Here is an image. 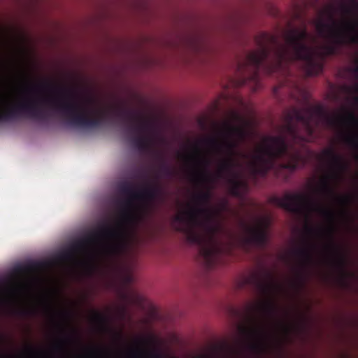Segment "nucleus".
Here are the masks:
<instances>
[{
    "label": "nucleus",
    "mask_w": 358,
    "mask_h": 358,
    "mask_svg": "<svg viewBox=\"0 0 358 358\" xmlns=\"http://www.w3.org/2000/svg\"><path fill=\"white\" fill-rule=\"evenodd\" d=\"M225 358H229V357H225Z\"/></svg>",
    "instance_id": "nucleus-36"
},
{
    "label": "nucleus",
    "mask_w": 358,
    "mask_h": 358,
    "mask_svg": "<svg viewBox=\"0 0 358 358\" xmlns=\"http://www.w3.org/2000/svg\"><path fill=\"white\" fill-rule=\"evenodd\" d=\"M119 190L127 196L124 201L119 202L122 207L120 217L115 226H111L110 223H103L97 231L91 232L80 241H76L70 250H66L62 254L63 259H71L77 251L89 250L90 246L99 242L101 238H107L108 241L103 245V251L110 258L115 259L124 249L125 240L127 235L128 226L137 220V214L134 204V189L131 182H122L119 186ZM139 189H138V192Z\"/></svg>",
    "instance_id": "nucleus-5"
},
{
    "label": "nucleus",
    "mask_w": 358,
    "mask_h": 358,
    "mask_svg": "<svg viewBox=\"0 0 358 358\" xmlns=\"http://www.w3.org/2000/svg\"><path fill=\"white\" fill-rule=\"evenodd\" d=\"M126 280L128 282H131V281L133 280V277L132 275H131V274H128L127 276H126Z\"/></svg>",
    "instance_id": "nucleus-28"
},
{
    "label": "nucleus",
    "mask_w": 358,
    "mask_h": 358,
    "mask_svg": "<svg viewBox=\"0 0 358 358\" xmlns=\"http://www.w3.org/2000/svg\"><path fill=\"white\" fill-rule=\"evenodd\" d=\"M323 118L326 124L333 127L341 124H352V111L345 110L344 115H329L323 106H306L302 108L292 107L285 112V123L281 127V133L278 136H268L262 146L258 148L252 155L251 170L255 176H266L271 169H276L278 159H287L286 162L279 163V168L293 172L297 168H303L308 158L294 148V144L303 142L299 124H301L306 133L313 134L318 123L315 116Z\"/></svg>",
    "instance_id": "nucleus-1"
},
{
    "label": "nucleus",
    "mask_w": 358,
    "mask_h": 358,
    "mask_svg": "<svg viewBox=\"0 0 358 358\" xmlns=\"http://www.w3.org/2000/svg\"><path fill=\"white\" fill-rule=\"evenodd\" d=\"M17 313L21 315H28V314H32L34 310H31V309H18Z\"/></svg>",
    "instance_id": "nucleus-26"
},
{
    "label": "nucleus",
    "mask_w": 358,
    "mask_h": 358,
    "mask_svg": "<svg viewBox=\"0 0 358 358\" xmlns=\"http://www.w3.org/2000/svg\"><path fill=\"white\" fill-rule=\"evenodd\" d=\"M103 350L102 348H94L92 352L90 355V358H104L103 356ZM66 358H72V357H66Z\"/></svg>",
    "instance_id": "nucleus-22"
},
{
    "label": "nucleus",
    "mask_w": 358,
    "mask_h": 358,
    "mask_svg": "<svg viewBox=\"0 0 358 358\" xmlns=\"http://www.w3.org/2000/svg\"><path fill=\"white\" fill-rule=\"evenodd\" d=\"M350 7L342 4L346 14L355 13L358 15V0H350ZM315 27L321 36L330 40L329 45L324 46L325 56L336 55L339 47L358 43V18L356 21L344 20L338 24L334 17V8L329 6L320 12V18L315 22Z\"/></svg>",
    "instance_id": "nucleus-7"
},
{
    "label": "nucleus",
    "mask_w": 358,
    "mask_h": 358,
    "mask_svg": "<svg viewBox=\"0 0 358 358\" xmlns=\"http://www.w3.org/2000/svg\"><path fill=\"white\" fill-rule=\"evenodd\" d=\"M270 202L282 207L287 211L300 213L304 211L317 212L328 222H334L336 220V211L329 206L322 205L320 202L314 201L309 196L303 193H285L283 197L273 196L270 198Z\"/></svg>",
    "instance_id": "nucleus-11"
},
{
    "label": "nucleus",
    "mask_w": 358,
    "mask_h": 358,
    "mask_svg": "<svg viewBox=\"0 0 358 358\" xmlns=\"http://www.w3.org/2000/svg\"><path fill=\"white\" fill-rule=\"evenodd\" d=\"M113 113L127 128L130 133L136 135L131 139L132 143L137 147L140 151H148L150 150L152 138L149 136L152 133L154 127L149 119L145 117L142 113L129 110L122 106H115L112 108Z\"/></svg>",
    "instance_id": "nucleus-9"
},
{
    "label": "nucleus",
    "mask_w": 358,
    "mask_h": 358,
    "mask_svg": "<svg viewBox=\"0 0 358 358\" xmlns=\"http://www.w3.org/2000/svg\"><path fill=\"white\" fill-rule=\"evenodd\" d=\"M348 92L350 94H354L352 96V100L355 104H358V84H356L354 86H350V87H348Z\"/></svg>",
    "instance_id": "nucleus-21"
},
{
    "label": "nucleus",
    "mask_w": 358,
    "mask_h": 358,
    "mask_svg": "<svg viewBox=\"0 0 358 358\" xmlns=\"http://www.w3.org/2000/svg\"><path fill=\"white\" fill-rule=\"evenodd\" d=\"M122 315H124V313H125V308H123L122 311Z\"/></svg>",
    "instance_id": "nucleus-32"
},
{
    "label": "nucleus",
    "mask_w": 358,
    "mask_h": 358,
    "mask_svg": "<svg viewBox=\"0 0 358 358\" xmlns=\"http://www.w3.org/2000/svg\"><path fill=\"white\" fill-rule=\"evenodd\" d=\"M305 234L308 237H311V236H315V234H318L321 230H318V229H315V227H312V226H306L304 228Z\"/></svg>",
    "instance_id": "nucleus-23"
},
{
    "label": "nucleus",
    "mask_w": 358,
    "mask_h": 358,
    "mask_svg": "<svg viewBox=\"0 0 358 358\" xmlns=\"http://www.w3.org/2000/svg\"><path fill=\"white\" fill-rule=\"evenodd\" d=\"M163 191L158 182H148L134 193V196L144 202L150 203L159 199Z\"/></svg>",
    "instance_id": "nucleus-13"
},
{
    "label": "nucleus",
    "mask_w": 358,
    "mask_h": 358,
    "mask_svg": "<svg viewBox=\"0 0 358 358\" xmlns=\"http://www.w3.org/2000/svg\"><path fill=\"white\" fill-rule=\"evenodd\" d=\"M66 317H69V315H68V313H66V315H65Z\"/></svg>",
    "instance_id": "nucleus-35"
},
{
    "label": "nucleus",
    "mask_w": 358,
    "mask_h": 358,
    "mask_svg": "<svg viewBox=\"0 0 358 358\" xmlns=\"http://www.w3.org/2000/svg\"><path fill=\"white\" fill-rule=\"evenodd\" d=\"M328 234L330 238V242L329 244H327V245H326V249L333 252V255H334V259L333 260L334 264L335 266H336V267H338V268L341 270L344 276H346V260L343 255H342L339 247H338L337 244H336V243L334 241V227H330L328 231Z\"/></svg>",
    "instance_id": "nucleus-14"
},
{
    "label": "nucleus",
    "mask_w": 358,
    "mask_h": 358,
    "mask_svg": "<svg viewBox=\"0 0 358 358\" xmlns=\"http://www.w3.org/2000/svg\"><path fill=\"white\" fill-rule=\"evenodd\" d=\"M141 176H145V172H142Z\"/></svg>",
    "instance_id": "nucleus-34"
},
{
    "label": "nucleus",
    "mask_w": 358,
    "mask_h": 358,
    "mask_svg": "<svg viewBox=\"0 0 358 358\" xmlns=\"http://www.w3.org/2000/svg\"><path fill=\"white\" fill-rule=\"evenodd\" d=\"M229 208V203L227 200H222L219 202L217 207L213 209V222H217L216 218L222 215L223 211H227Z\"/></svg>",
    "instance_id": "nucleus-19"
},
{
    "label": "nucleus",
    "mask_w": 358,
    "mask_h": 358,
    "mask_svg": "<svg viewBox=\"0 0 358 358\" xmlns=\"http://www.w3.org/2000/svg\"><path fill=\"white\" fill-rule=\"evenodd\" d=\"M196 169L192 177L197 182L204 183L205 191L194 196L196 206L188 205L187 210L176 214L174 221L180 223L176 229L185 233L188 241L197 245L199 255L207 268H213L220 263L222 256L229 252L233 246L232 235L222 223L213 222V209L209 207L215 179L208 170L210 161L206 157L188 155Z\"/></svg>",
    "instance_id": "nucleus-2"
},
{
    "label": "nucleus",
    "mask_w": 358,
    "mask_h": 358,
    "mask_svg": "<svg viewBox=\"0 0 358 358\" xmlns=\"http://www.w3.org/2000/svg\"><path fill=\"white\" fill-rule=\"evenodd\" d=\"M158 159L161 160V164L159 168V171L166 176H172L173 174V170L165 162L164 158L162 154H157Z\"/></svg>",
    "instance_id": "nucleus-20"
},
{
    "label": "nucleus",
    "mask_w": 358,
    "mask_h": 358,
    "mask_svg": "<svg viewBox=\"0 0 358 358\" xmlns=\"http://www.w3.org/2000/svg\"><path fill=\"white\" fill-rule=\"evenodd\" d=\"M241 224L245 231L241 241L245 248H250V246L264 248L266 246L268 241L270 224L268 220H262L256 226H249L245 222H242Z\"/></svg>",
    "instance_id": "nucleus-12"
},
{
    "label": "nucleus",
    "mask_w": 358,
    "mask_h": 358,
    "mask_svg": "<svg viewBox=\"0 0 358 358\" xmlns=\"http://www.w3.org/2000/svg\"><path fill=\"white\" fill-rule=\"evenodd\" d=\"M325 158L329 160L332 172L322 178L319 192L327 196H333V198H335L336 201L343 208V213L346 215V208L352 202V196H350V194L338 196L335 189H334L331 181L332 178H336V180L341 178L343 173L347 172L349 168H350V164L343 155L338 154L332 148L324 149L322 155H319L320 160H324Z\"/></svg>",
    "instance_id": "nucleus-10"
},
{
    "label": "nucleus",
    "mask_w": 358,
    "mask_h": 358,
    "mask_svg": "<svg viewBox=\"0 0 358 358\" xmlns=\"http://www.w3.org/2000/svg\"><path fill=\"white\" fill-rule=\"evenodd\" d=\"M113 334H115V336L117 338H122V333H118V331H113Z\"/></svg>",
    "instance_id": "nucleus-29"
},
{
    "label": "nucleus",
    "mask_w": 358,
    "mask_h": 358,
    "mask_svg": "<svg viewBox=\"0 0 358 358\" xmlns=\"http://www.w3.org/2000/svg\"><path fill=\"white\" fill-rule=\"evenodd\" d=\"M155 341V338L153 337H141L138 338L137 343L138 344H153Z\"/></svg>",
    "instance_id": "nucleus-24"
},
{
    "label": "nucleus",
    "mask_w": 358,
    "mask_h": 358,
    "mask_svg": "<svg viewBox=\"0 0 358 358\" xmlns=\"http://www.w3.org/2000/svg\"><path fill=\"white\" fill-rule=\"evenodd\" d=\"M232 117L235 121L241 122V125L224 122L220 128V131L224 137L222 141L220 143L215 137H210L206 138L205 142L214 145L220 152L225 154V157L221 160L219 164L217 176L225 177L231 195L241 196L243 189L248 187V182L241 180L236 171L237 166H240L237 156L239 155L243 157H248V155L244 152H238V148L249 136V127L252 123L238 113H233Z\"/></svg>",
    "instance_id": "nucleus-6"
},
{
    "label": "nucleus",
    "mask_w": 358,
    "mask_h": 358,
    "mask_svg": "<svg viewBox=\"0 0 358 358\" xmlns=\"http://www.w3.org/2000/svg\"><path fill=\"white\" fill-rule=\"evenodd\" d=\"M351 71L355 73V74H358V66H355L351 68Z\"/></svg>",
    "instance_id": "nucleus-27"
},
{
    "label": "nucleus",
    "mask_w": 358,
    "mask_h": 358,
    "mask_svg": "<svg viewBox=\"0 0 358 358\" xmlns=\"http://www.w3.org/2000/svg\"><path fill=\"white\" fill-rule=\"evenodd\" d=\"M92 318L94 322H96V323L99 324L102 329H105V331H112V329H110L108 325L110 320L108 316H106L103 313L97 312V310H94Z\"/></svg>",
    "instance_id": "nucleus-17"
},
{
    "label": "nucleus",
    "mask_w": 358,
    "mask_h": 358,
    "mask_svg": "<svg viewBox=\"0 0 358 358\" xmlns=\"http://www.w3.org/2000/svg\"><path fill=\"white\" fill-rule=\"evenodd\" d=\"M245 282L252 285L264 299L247 304L245 316L249 324L241 327L240 330L248 341V348L255 353H262L270 336L268 321L275 317L278 313L272 296L280 286L271 271H264L262 274L252 273L245 279Z\"/></svg>",
    "instance_id": "nucleus-4"
},
{
    "label": "nucleus",
    "mask_w": 358,
    "mask_h": 358,
    "mask_svg": "<svg viewBox=\"0 0 358 358\" xmlns=\"http://www.w3.org/2000/svg\"><path fill=\"white\" fill-rule=\"evenodd\" d=\"M84 103L87 106H95L96 101L92 96H85L84 99Z\"/></svg>",
    "instance_id": "nucleus-25"
},
{
    "label": "nucleus",
    "mask_w": 358,
    "mask_h": 358,
    "mask_svg": "<svg viewBox=\"0 0 358 358\" xmlns=\"http://www.w3.org/2000/svg\"><path fill=\"white\" fill-rule=\"evenodd\" d=\"M130 357L134 358H165L159 351H146L142 348L132 350Z\"/></svg>",
    "instance_id": "nucleus-16"
},
{
    "label": "nucleus",
    "mask_w": 358,
    "mask_h": 358,
    "mask_svg": "<svg viewBox=\"0 0 358 358\" xmlns=\"http://www.w3.org/2000/svg\"><path fill=\"white\" fill-rule=\"evenodd\" d=\"M45 85L53 87L63 94L64 98H51L46 99L45 102L48 103L55 112L61 114L67 124L76 127L89 129V127H97L106 121L108 113L107 110H96L94 115H90L85 107H81L75 102L67 101V99L76 97V94L74 90L68 89V87H62V86L54 85L50 83H45Z\"/></svg>",
    "instance_id": "nucleus-8"
},
{
    "label": "nucleus",
    "mask_w": 358,
    "mask_h": 358,
    "mask_svg": "<svg viewBox=\"0 0 358 358\" xmlns=\"http://www.w3.org/2000/svg\"><path fill=\"white\" fill-rule=\"evenodd\" d=\"M315 245L310 241H306L303 247L295 248L292 250V254L299 259L302 268H306L310 266L313 262V250Z\"/></svg>",
    "instance_id": "nucleus-15"
},
{
    "label": "nucleus",
    "mask_w": 358,
    "mask_h": 358,
    "mask_svg": "<svg viewBox=\"0 0 358 358\" xmlns=\"http://www.w3.org/2000/svg\"><path fill=\"white\" fill-rule=\"evenodd\" d=\"M299 277H300V279H301V281L304 280V277H303V274H300Z\"/></svg>",
    "instance_id": "nucleus-31"
},
{
    "label": "nucleus",
    "mask_w": 358,
    "mask_h": 358,
    "mask_svg": "<svg viewBox=\"0 0 358 358\" xmlns=\"http://www.w3.org/2000/svg\"><path fill=\"white\" fill-rule=\"evenodd\" d=\"M344 141L356 152L355 158L358 160V133H350L344 136Z\"/></svg>",
    "instance_id": "nucleus-18"
},
{
    "label": "nucleus",
    "mask_w": 358,
    "mask_h": 358,
    "mask_svg": "<svg viewBox=\"0 0 358 358\" xmlns=\"http://www.w3.org/2000/svg\"><path fill=\"white\" fill-rule=\"evenodd\" d=\"M309 37L306 27L288 30L285 35V43L280 42L275 34L262 33L256 36L257 50L248 52L245 60L238 63V71L243 76L242 84L251 80L258 86L261 69L267 74H273L296 59L302 61L303 70L308 76L320 74L324 64L317 57L315 48L308 45Z\"/></svg>",
    "instance_id": "nucleus-3"
},
{
    "label": "nucleus",
    "mask_w": 358,
    "mask_h": 358,
    "mask_svg": "<svg viewBox=\"0 0 358 358\" xmlns=\"http://www.w3.org/2000/svg\"><path fill=\"white\" fill-rule=\"evenodd\" d=\"M27 349H28L29 350H33V347H31V346H29V347L27 348Z\"/></svg>",
    "instance_id": "nucleus-33"
},
{
    "label": "nucleus",
    "mask_w": 358,
    "mask_h": 358,
    "mask_svg": "<svg viewBox=\"0 0 358 358\" xmlns=\"http://www.w3.org/2000/svg\"><path fill=\"white\" fill-rule=\"evenodd\" d=\"M194 148L196 151H199V145H197V143H195V145H194Z\"/></svg>",
    "instance_id": "nucleus-30"
}]
</instances>
